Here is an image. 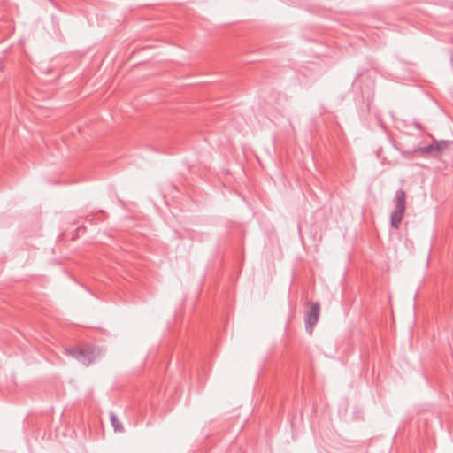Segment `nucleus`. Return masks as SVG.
<instances>
[{
	"instance_id": "0eeeda50",
	"label": "nucleus",
	"mask_w": 453,
	"mask_h": 453,
	"mask_svg": "<svg viewBox=\"0 0 453 453\" xmlns=\"http://www.w3.org/2000/svg\"><path fill=\"white\" fill-rule=\"evenodd\" d=\"M413 125H414V127H415L417 129H418V130H420V131H422V130H423V126H422V124H421V123H419V122H418V121H414V122H413Z\"/></svg>"
},
{
	"instance_id": "20e7f679",
	"label": "nucleus",
	"mask_w": 453,
	"mask_h": 453,
	"mask_svg": "<svg viewBox=\"0 0 453 453\" xmlns=\"http://www.w3.org/2000/svg\"><path fill=\"white\" fill-rule=\"evenodd\" d=\"M418 152H420V153H435L434 142L426 146L417 147L412 151L403 152V155H405V154L411 155V154L418 153Z\"/></svg>"
},
{
	"instance_id": "f257e3e1",
	"label": "nucleus",
	"mask_w": 453,
	"mask_h": 453,
	"mask_svg": "<svg viewBox=\"0 0 453 453\" xmlns=\"http://www.w3.org/2000/svg\"><path fill=\"white\" fill-rule=\"evenodd\" d=\"M395 210L390 215V225L398 229L406 209V193L403 189L396 190L395 194Z\"/></svg>"
},
{
	"instance_id": "39448f33",
	"label": "nucleus",
	"mask_w": 453,
	"mask_h": 453,
	"mask_svg": "<svg viewBox=\"0 0 453 453\" xmlns=\"http://www.w3.org/2000/svg\"><path fill=\"white\" fill-rule=\"evenodd\" d=\"M451 142V141L448 140H434L435 153H441L449 147Z\"/></svg>"
},
{
	"instance_id": "f03ea898",
	"label": "nucleus",
	"mask_w": 453,
	"mask_h": 453,
	"mask_svg": "<svg viewBox=\"0 0 453 453\" xmlns=\"http://www.w3.org/2000/svg\"><path fill=\"white\" fill-rule=\"evenodd\" d=\"M69 354L84 365H89L95 358L96 354L91 346L73 348L68 350Z\"/></svg>"
},
{
	"instance_id": "7ed1b4c3",
	"label": "nucleus",
	"mask_w": 453,
	"mask_h": 453,
	"mask_svg": "<svg viewBox=\"0 0 453 453\" xmlns=\"http://www.w3.org/2000/svg\"><path fill=\"white\" fill-rule=\"evenodd\" d=\"M319 303H312L310 310L305 313L304 321L306 331L311 334L312 327L317 324L319 316Z\"/></svg>"
},
{
	"instance_id": "423d86ee",
	"label": "nucleus",
	"mask_w": 453,
	"mask_h": 453,
	"mask_svg": "<svg viewBox=\"0 0 453 453\" xmlns=\"http://www.w3.org/2000/svg\"><path fill=\"white\" fill-rule=\"evenodd\" d=\"M110 418H111V425L114 427L115 431H122L123 430L122 424L119 422V420L118 419V418L116 417L115 414L111 413Z\"/></svg>"
}]
</instances>
